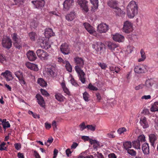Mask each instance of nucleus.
I'll use <instances>...</instances> for the list:
<instances>
[{
    "instance_id": "obj_1",
    "label": "nucleus",
    "mask_w": 158,
    "mask_h": 158,
    "mask_svg": "<svg viewBox=\"0 0 158 158\" xmlns=\"http://www.w3.org/2000/svg\"><path fill=\"white\" fill-rule=\"evenodd\" d=\"M74 60L76 65L75 66V70L78 74L79 80L83 84L85 81V74L82 69L84 65V60L81 57H76L74 58Z\"/></svg>"
},
{
    "instance_id": "obj_2",
    "label": "nucleus",
    "mask_w": 158,
    "mask_h": 158,
    "mask_svg": "<svg viewBox=\"0 0 158 158\" xmlns=\"http://www.w3.org/2000/svg\"><path fill=\"white\" fill-rule=\"evenodd\" d=\"M127 14L129 18H133L138 13L137 4L134 1H131L128 5L127 8Z\"/></svg>"
},
{
    "instance_id": "obj_3",
    "label": "nucleus",
    "mask_w": 158,
    "mask_h": 158,
    "mask_svg": "<svg viewBox=\"0 0 158 158\" xmlns=\"http://www.w3.org/2000/svg\"><path fill=\"white\" fill-rule=\"evenodd\" d=\"M133 24L131 22L126 21L124 23L123 31L126 33H130L133 31Z\"/></svg>"
},
{
    "instance_id": "obj_4",
    "label": "nucleus",
    "mask_w": 158,
    "mask_h": 158,
    "mask_svg": "<svg viewBox=\"0 0 158 158\" xmlns=\"http://www.w3.org/2000/svg\"><path fill=\"white\" fill-rule=\"evenodd\" d=\"M87 31L91 35L98 37L99 35L98 33L95 30L94 28L90 25L88 23H84L83 24Z\"/></svg>"
},
{
    "instance_id": "obj_5",
    "label": "nucleus",
    "mask_w": 158,
    "mask_h": 158,
    "mask_svg": "<svg viewBox=\"0 0 158 158\" xmlns=\"http://www.w3.org/2000/svg\"><path fill=\"white\" fill-rule=\"evenodd\" d=\"M2 44L3 47L9 49L12 46V42L10 38L7 37H4L2 39Z\"/></svg>"
},
{
    "instance_id": "obj_6",
    "label": "nucleus",
    "mask_w": 158,
    "mask_h": 158,
    "mask_svg": "<svg viewBox=\"0 0 158 158\" xmlns=\"http://www.w3.org/2000/svg\"><path fill=\"white\" fill-rule=\"evenodd\" d=\"M118 1L115 0H111L108 1V5L111 8L114 9L116 14L118 15Z\"/></svg>"
},
{
    "instance_id": "obj_7",
    "label": "nucleus",
    "mask_w": 158,
    "mask_h": 158,
    "mask_svg": "<svg viewBox=\"0 0 158 158\" xmlns=\"http://www.w3.org/2000/svg\"><path fill=\"white\" fill-rule=\"evenodd\" d=\"M37 56L40 59L42 60H46L48 59V53L41 49H38L36 51Z\"/></svg>"
},
{
    "instance_id": "obj_8",
    "label": "nucleus",
    "mask_w": 158,
    "mask_h": 158,
    "mask_svg": "<svg viewBox=\"0 0 158 158\" xmlns=\"http://www.w3.org/2000/svg\"><path fill=\"white\" fill-rule=\"evenodd\" d=\"M77 2L82 8V10H84L85 12L89 11L88 2L86 0H78Z\"/></svg>"
},
{
    "instance_id": "obj_9",
    "label": "nucleus",
    "mask_w": 158,
    "mask_h": 158,
    "mask_svg": "<svg viewBox=\"0 0 158 158\" xmlns=\"http://www.w3.org/2000/svg\"><path fill=\"white\" fill-rule=\"evenodd\" d=\"M109 27L106 23H102L99 24L97 27V31L101 33H105L108 30Z\"/></svg>"
},
{
    "instance_id": "obj_10",
    "label": "nucleus",
    "mask_w": 158,
    "mask_h": 158,
    "mask_svg": "<svg viewBox=\"0 0 158 158\" xmlns=\"http://www.w3.org/2000/svg\"><path fill=\"white\" fill-rule=\"evenodd\" d=\"M48 73L52 77H54L57 75V72L56 65H54L49 66L48 69Z\"/></svg>"
},
{
    "instance_id": "obj_11",
    "label": "nucleus",
    "mask_w": 158,
    "mask_h": 158,
    "mask_svg": "<svg viewBox=\"0 0 158 158\" xmlns=\"http://www.w3.org/2000/svg\"><path fill=\"white\" fill-rule=\"evenodd\" d=\"M60 49L61 52L64 55H68L70 53V49L67 44L64 43L61 44Z\"/></svg>"
},
{
    "instance_id": "obj_12",
    "label": "nucleus",
    "mask_w": 158,
    "mask_h": 158,
    "mask_svg": "<svg viewBox=\"0 0 158 158\" xmlns=\"http://www.w3.org/2000/svg\"><path fill=\"white\" fill-rule=\"evenodd\" d=\"M74 4V0H65L63 3L64 9L69 10Z\"/></svg>"
},
{
    "instance_id": "obj_13",
    "label": "nucleus",
    "mask_w": 158,
    "mask_h": 158,
    "mask_svg": "<svg viewBox=\"0 0 158 158\" xmlns=\"http://www.w3.org/2000/svg\"><path fill=\"white\" fill-rule=\"evenodd\" d=\"M40 44L42 48L47 49L51 47V44L48 41L46 40H43L42 39L40 40Z\"/></svg>"
},
{
    "instance_id": "obj_14",
    "label": "nucleus",
    "mask_w": 158,
    "mask_h": 158,
    "mask_svg": "<svg viewBox=\"0 0 158 158\" xmlns=\"http://www.w3.org/2000/svg\"><path fill=\"white\" fill-rule=\"evenodd\" d=\"M35 98H36L37 102L40 106L45 108V103L43 97L40 94H38L36 95Z\"/></svg>"
},
{
    "instance_id": "obj_15",
    "label": "nucleus",
    "mask_w": 158,
    "mask_h": 158,
    "mask_svg": "<svg viewBox=\"0 0 158 158\" xmlns=\"http://www.w3.org/2000/svg\"><path fill=\"white\" fill-rule=\"evenodd\" d=\"M31 3L33 4L35 7V8H39L44 6L45 4L44 0H37L36 1H33Z\"/></svg>"
},
{
    "instance_id": "obj_16",
    "label": "nucleus",
    "mask_w": 158,
    "mask_h": 158,
    "mask_svg": "<svg viewBox=\"0 0 158 158\" xmlns=\"http://www.w3.org/2000/svg\"><path fill=\"white\" fill-rule=\"evenodd\" d=\"M108 48L112 50H113L115 53H118V46L114 43L110 42H108L107 44Z\"/></svg>"
},
{
    "instance_id": "obj_17",
    "label": "nucleus",
    "mask_w": 158,
    "mask_h": 158,
    "mask_svg": "<svg viewBox=\"0 0 158 158\" xmlns=\"http://www.w3.org/2000/svg\"><path fill=\"white\" fill-rule=\"evenodd\" d=\"M27 55L28 59L30 61H33L37 58L35 53L33 51H29L27 52Z\"/></svg>"
},
{
    "instance_id": "obj_18",
    "label": "nucleus",
    "mask_w": 158,
    "mask_h": 158,
    "mask_svg": "<svg viewBox=\"0 0 158 158\" xmlns=\"http://www.w3.org/2000/svg\"><path fill=\"white\" fill-rule=\"evenodd\" d=\"M142 150L143 153L145 155H148L149 153V144L145 143H144L142 146Z\"/></svg>"
},
{
    "instance_id": "obj_19",
    "label": "nucleus",
    "mask_w": 158,
    "mask_h": 158,
    "mask_svg": "<svg viewBox=\"0 0 158 158\" xmlns=\"http://www.w3.org/2000/svg\"><path fill=\"white\" fill-rule=\"evenodd\" d=\"M140 123L144 128H146L148 127V124L146 118L142 117L140 118Z\"/></svg>"
},
{
    "instance_id": "obj_20",
    "label": "nucleus",
    "mask_w": 158,
    "mask_h": 158,
    "mask_svg": "<svg viewBox=\"0 0 158 158\" xmlns=\"http://www.w3.org/2000/svg\"><path fill=\"white\" fill-rule=\"evenodd\" d=\"M54 34L52 29L50 28H46L44 32V35L45 37L48 38L52 36H54Z\"/></svg>"
},
{
    "instance_id": "obj_21",
    "label": "nucleus",
    "mask_w": 158,
    "mask_h": 158,
    "mask_svg": "<svg viewBox=\"0 0 158 158\" xmlns=\"http://www.w3.org/2000/svg\"><path fill=\"white\" fill-rule=\"evenodd\" d=\"M149 139L151 145L155 147V142L157 141V137L154 134H151L149 135Z\"/></svg>"
},
{
    "instance_id": "obj_22",
    "label": "nucleus",
    "mask_w": 158,
    "mask_h": 158,
    "mask_svg": "<svg viewBox=\"0 0 158 158\" xmlns=\"http://www.w3.org/2000/svg\"><path fill=\"white\" fill-rule=\"evenodd\" d=\"M76 15L74 12H71L66 16V19L69 21L73 20L76 17Z\"/></svg>"
},
{
    "instance_id": "obj_23",
    "label": "nucleus",
    "mask_w": 158,
    "mask_h": 158,
    "mask_svg": "<svg viewBox=\"0 0 158 158\" xmlns=\"http://www.w3.org/2000/svg\"><path fill=\"white\" fill-rule=\"evenodd\" d=\"M26 66L29 69L31 70L37 71L38 70V68L36 65L31 63L30 62H28L26 64Z\"/></svg>"
},
{
    "instance_id": "obj_24",
    "label": "nucleus",
    "mask_w": 158,
    "mask_h": 158,
    "mask_svg": "<svg viewBox=\"0 0 158 158\" xmlns=\"http://www.w3.org/2000/svg\"><path fill=\"white\" fill-rule=\"evenodd\" d=\"M56 99L58 101L62 102L64 101L65 97L60 93H56L55 95Z\"/></svg>"
},
{
    "instance_id": "obj_25",
    "label": "nucleus",
    "mask_w": 158,
    "mask_h": 158,
    "mask_svg": "<svg viewBox=\"0 0 158 158\" xmlns=\"http://www.w3.org/2000/svg\"><path fill=\"white\" fill-rule=\"evenodd\" d=\"M89 142L91 145H93V147L94 149L97 148L98 147L100 146L99 142L95 140L90 139L89 140Z\"/></svg>"
},
{
    "instance_id": "obj_26",
    "label": "nucleus",
    "mask_w": 158,
    "mask_h": 158,
    "mask_svg": "<svg viewBox=\"0 0 158 158\" xmlns=\"http://www.w3.org/2000/svg\"><path fill=\"white\" fill-rule=\"evenodd\" d=\"M90 1L92 5V9L94 10L97 9L98 6V0H90Z\"/></svg>"
},
{
    "instance_id": "obj_27",
    "label": "nucleus",
    "mask_w": 158,
    "mask_h": 158,
    "mask_svg": "<svg viewBox=\"0 0 158 158\" xmlns=\"http://www.w3.org/2000/svg\"><path fill=\"white\" fill-rule=\"evenodd\" d=\"M134 70L135 73H142L145 72V70H144L141 67L138 66H136L135 67Z\"/></svg>"
},
{
    "instance_id": "obj_28",
    "label": "nucleus",
    "mask_w": 158,
    "mask_h": 158,
    "mask_svg": "<svg viewBox=\"0 0 158 158\" xmlns=\"http://www.w3.org/2000/svg\"><path fill=\"white\" fill-rule=\"evenodd\" d=\"M154 81L153 79L151 78L147 80L145 83V85L148 87H151L153 84Z\"/></svg>"
},
{
    "instance_id": "obj_29",
    "label": "nucleus",
    "mask_w": 158,
    "mask_h": 158,
    "mask_svg": "<svg viewBox=\"0 0 158 158\" xmlns=\"http://www.w3.org/2000/svg\"><path fill=\"white\" fill-rule=\"evenodd\" d=\"M12 40L13 42H16L21 41L20 38L17 34L15 33L11 35Z\"/></svg>"
},
{
    "instance_id": "obj_30",
    "label": "nucleus",
    "mask_w": 158,
    "mask_h": 158,
    "mask_svg": "<svg viewBox=\"0 0 158 158\" xmlns=\"http://www.w3.org/2000/svg\"><path fill=\"white\" fill-rule=\"evenodd\" d=\"M38 83L42 87H46L47 85V83L42 78H39L37 80Z\"/></svg>"
},
{
    "instance_id": "obj_31",
    "label": "nucleus",
    "mask_w": 158,
    "mask_h": 158,
    "mask_svg": "<svg viewBox=\"0 0 158 158\" xmlns=\"http://www.w3.org/2000/svg\"><path fill=\"white\" fill-rule=\"evenodd\" d=\"M151 111L152 112L158 111V102H155L153 105L151 106Z\"/></svg>"
},
{
    "instance_id": "obj_32",
    "label": "nucleus",
    "mask_w": 158,
    "mask_h": 158,
    "mask_svg": "<svg viewBox=\"0 0 158 158\" xmlns=\"http://www.w3.org/2000/svg\"><path fill=\"white\" fill-rule=\"evenodd\" d=\"M123 146L125 149L127 150L131 148L132 147V143L130 141H126L123 143Z\"/></svg>"
},
{
    "instance_id": "obj_33",
    "label": "nucleus",
    "mask_w": 158,
    "mask_h": 158,
    "mask_svg": "<svg viewBox=\"0 0 158 158\" xmlns=\"http://www.w3.org/2000/svg\"><path fill=\"white\" fill-rule=\"evenodd\" d=\"M125 15V9L124 6L119 8V16L121 17L122 18L124 17Z\"/></svg>"
},
{
    "instance_id": "obj_34",
    "label": "nucleus",
    "mask_w": 158,
    "mask_h": 158,
    "mask_svg": "<svg viewBox=\"0 0 158 158\" xmlns=\"http://www.w3.org/2000/svg\"><path fill=\"white\" fill-rule=\"evenodd\" d=\"M132 145L135 148L140 149V142L137 140L132 142Z\"/></svg>"
},
{
    "instance_id": "obj_35",
    "label": "nucleus",
    "mask_w": 158,
    "mask_h": 158,
    "mask_svg": "<svg viewBox=\"0 0 158 158\" xmlns=\"http://www.w3.org/2000/svg\"><path fill=\"white\" fill-rule=\"evenodd\" d=\"M61 85L64 92L68 95H70V93L68 89L66 87L64 83L62 82L61 84Z\"/></svg>"
},
{
    "instance_id": "obj_36",
    "label": "nucleus",
    "mask_w": 158,
    "mask_h": 158,
    "mask_svg": "<svg viewBox=\"0 0 158 158\" xmlns=\"http://www.w3.org/2000/svg\"><path fill=\"white\" fill-rule=\"evenodd\" d=\"M140 54L141 58L138 59V61L139 62L144 61L146 57L145 53L143 49H141L140 50Z\"/></svg>"
},
{
    "instance_id": "obj_37",
    "label": "nucleus",
    "mask_w": 158,
    "mask_h": 158,
    "mask_svg": "<svg viewBox=\"0 0 158 158\" xmlns=\"http://www.w3.org/2000/svg\"><path fill=\"white\" fill-rule=\"evenodd\" d=\"M13 45L14 47L18 49H20L22 48V44L21 41L13 42Z\"/></svg>"
},
{
    "instance_id": "obj_38",
    "label": "nucleus",
    "mask_w": 158,
    "mask_h": 158,
    "mask_svg": "<svg viewBox=\"0 0 158 158\" xmlns=\"http://www.w3.org/2000/svg\"><path fill=\"white\" fill-rule=\"evenodd\" d=\"M65 63L66 64L65 67L66 70L69 72H71L72 71V66L67 61H65Z\"/></svg>"
},
{
    "instance_id": "obj_39",
    "label": "nucleus",
    "mask_w": 158,
    "mask_h": 158,
    "mask_svg": "<svg viewBox=\"0 0 158 158\" xmlns=\"http://www.w3.org/2000/svg\"><path fill=\"white\" fill-rule=\"evenodd\" d=\"M14 74L15 76L18 78V79L21 78L22 77H23V75L22 72L20 71L15 72L14 73Z\"/></svg>"
},
{
    "instance_id": "obj_40",
    "label": "nucleus",
    "mask_w": 158,
    "mask_h": 158,
    "mask_svg": "<svg viewBox=\"0 0 158 158\" xmlns=\"http://www.w3.org/2000/svg\"><path fill=\"white\" fill-rule=\"evenodd\" d=\"M14 1V3H13V5H16L19 6L25 2V0H13Z\"/></svg>"
},
{
    "instance_id": "obj_41",
    "label": "nucleus",
    "mask_w": 158,
    "mask_h": 158,
    "mask_svg": "<svg viewBox=\"0 0 158 158\" xmlns=\"http://www.w3.org/2000/svg\"><path fill=\"white\" fill-rule=\"evenodd\" d=\"M127 152L132 156H135L136 154V152L133 149H128Z\"/></svg>"
},
{
    "instance_id": "obj_42",
    "label": "nucleus",
    "mask_w": 158,
    "mask_h": 158,
    "mask_svg": "<svg viewBox=\"0 0 158 158\" xmlns=\"http://www.w3.org/2000/svg\"><path fill=\"white\" fill-rule=\"evenodd\" d=\"M89 94L86 92H85L83 93V99L86 102H88L89 101Z\"/></svg>"
},
{
    "instance_id": "obj_43",
    "label": "nucleus",
    "mask_w": 158,
    "mask_h": 158,
    "mask_svg": "<svg viewBox=\"0 0 158 158\" xmlns=\"http://www.w3.org/2000/svg\"><path fill=\"white\" fill-rule=\"evenodd\" d=\"M29 35L30 39L34 41L35 40V33L31 32L29 33Z\"/></svg>"
},
{
    "instance_id": "obj_44",
    "label": "nucleus",
    "mask_w": 158,
    "mask_h": 158,
    "mask_svg": "<svg viewBox=\"0 0 158 158\" xmlns=\"http://www.w3.org/2000/svg\"><path fill=\"white\" fill-rule=\"evenodd\" d=\"M127 131V129L125 127L119 128V136L121 135H124V133Z\"/></svg>"
},
{
    "instance_id": "obj_45",
    "label": "nucleus",
    "mask_w": 158,
    "mask_h": 158,
    "mask_svg": "<svg viewBox=\"0 0 158 158\" xmlns=\"http://www.w3.org/2000/svg\"><path fill=\"white\" fill-rule=\"evenodd\" d=\"M137 140L140 142H144L146 141L145 137L144 135H139L138 137Z\"/></svg>"
},
{
    "instance_id": "obj_46",
    "label": "nucleus",
    "mask_w": 158,
    "mask_h": 158,
    "mask_svg": "<svg viewBox=\"0 0 158 158\" xmlns=\"http://www.w3.org/2000/svg\"><path fill=\"white\" fill-rule=\"evenodd\" d=\"M6 62V59L4 56L0 54V63L4 64Z\"/></svg>"
},
{
    "instance_id": "obj_47",
    "label": "nucleus",
    "mask_w": 158,
    "mask_h": 158,
    "mask_svg": "<svg viewBox=\"0 0 158 158\" xmlns=\"http://www.w3.org/2000/svg\"><path fill=\"white\" fill-rule=\"evenodd\" d=\"M6 143L4 142H2L0 144V150L2 151L3 150H7V148L5 146Z\"/></svg>"
},
{
    "instance_id": "obj_48",
    "label": "nucleus",
    "mask_w": 158,
    "mask_h": 158,
    "mask_svg": "<svg viewBox=\"0 0 158 158\" xmlns=\"http://www.w3.org/2000/svg\"><path fill=\"white\" fill-rule=\"evenodd\" d=\"M53 140V138L51 137L49 138L47 141V142H45L44 143L45 145L48 146H49L50 144L52 142Z\"/></svg>"
},
{
    "instance_id": "obj_49",
    "label": "nucleus",
    "mask_w": 158,
    "mask_h": 158,
    "mask_svg": "<svg viewBox=\"0 0 158 158\" xmlns=\"http://www.w3.org/2000/svg\"><path fill=\"white\" fill-rule=\"evenodd\" d=\"M134 47L131 46L130 45L127 46L126 51L128 52V53H131L133 51Z\"/></svg>"
},
{
    "instance_id": "obj_50",
    "label": "nucleus",
    "mask_w": 158,
    "mask_h": 158,
    "mask_svg": "<svg viewBox=\"0 0 158 158\" xmlns=\"http://www.w3.org/2000/svg\"><path fill=\"white\" fill-rule=\"evenodd\" d=\"M95 126H94L92 125H88L86 126L88 130H90L91 131H94L95 130Z\"/></svg>"
},
{
    "instance_id": "obj_51",
    "label": "nucleus",
    "mask_w": 158,
    "mask_h": 158,
    "mask_svg": "<svg viewBox=\"0 0 158 158\" xmlns=\"http://www.w3.org/2000/svg\"><path fill=\"white\" fill-rule=\"evenodd\" d=\"M88 88L89 89L92 90L97 91L98 90L97 87L92 85L91 83L89 85Z\"/></svg>"
},
{
    "instance_id": "obj_52",
    "label": "nucleus",
    "mask_w": 158,
    "mask_h": 158,
    "mask_svg": "<svg viewBox=\"0 0 158 158\" xmlns=\"http://www.w3.org/2000/svg\"><path fill=\"white\" fill-rule=\"evenodd\" d=\"M80 129L81 131H83L84 130L87 128L86 126L85 125V123L84 122L81 123L79 125Z\"/></svg>"
},
{
    "instance_id": "obj_53",
    "label": "nucleus",
    "mask_w": 158,
    "mask_h": 158,
    "mask_svg": "<svg viewBox=\"0 0 158 158\" xmlns=\"http://www.w3.org/2000/svg\"><path fill=\"white\" fill-rule=\"evenodd\" d=\"M71 82L72 85L75 87H77L79 86V85L77 82L76 80L73 78L71 79Z\"/></svg>"
},
{
    "instance_id": "obj_54",
    "label": "nucleus",
    "mask_w": 158,
    "mask_h": 158,
    "mask_svg": "<svg viewBox=\"0 0 158 158\" xmlns=\"http://www.w3.org/2000/svg\"><path fill=\"white\" fill-rule=\"evenodd\" d=\"M3 128L4 129H6V128H9L10 127V125L8 121H7L6 122H5V123H3L2 124Z\"/></svg>"
},
{
    "instance_id": "obj_55",
    "label": "nucleus",
    "mask_w": 158,
    "mask_h": 158,
    "mask_svg": "<svg viewBox=\"0 0 158 158\" xmlns=\"http://www.w3.org/2000/svg\"><path fill=\"white\" fill-rule=\"evenodd\" d=\"M113 40L116 42H118V33H117L115 35H113Z\"/></svg>"
},
{
    "instance_id": "obj_56",
    "label": "nucleus",
    "mask_w": 158,
    "mask_h": 158,
    "mask_svg": "<svg viewBox=\"0 0 158 158\" xmlns=\"http://www.w3.org/2000/svg\"><path fill=\"white\" fill-rule=\"evenodd\" d=\"M40 92L41 94L44 95H45L46 96H48L49 95V94L44 89H41Z\"/></svg>"
},
{
    "instance_id": "obj_57",
    "label": "nucleus",
    "mask_w": 158,
    "mask_h": 158,
    "mask_svg": "<svg viewBox=\"0 0 158 158\" xmlns=\"http://www.w3.org/2000/svg\"><path fill=\"white\" fill-rule=\"evenodd\" d=\"M6 79L7 81H10L11 80L13 79V77H12V75L11 74V73L10 72L9 74H8L7 76L6 77Z\"/></svg>"
},
{
    "instance_id": "obj_58",
    "label": "nucleus",
    "mask_w": 158,
    "mask_h": 158,
    "mask_svg": "<svg viewBox=\"0 0 158 158\" xmlns=\"http://www.w3.org/2000/svg\"><path fill=\"white\" fill-rule=\"evenodd\" d=\"M98 64L99 66H100L101 68L103 69H105L107 67L106 64H105V63L102 64L101 63H99Z\"/></svg>"
},
{
    "instance_id": "obj_59",
    "label": "nucleus",
    "mask_w": 158,
    "mask_h": 158,
    "mask_svg": "<svg viewBox=\"0 0 158 158\" xmlns=\"http://www.w3.org/2000/svg\"><path fill=\"white\" fill-rule=\"evenodd\" d=\"M20 83L21 84L22 86H23V85H25L26 84V82L24 79V77H22L21 78L19 79Z\"/></svg>"
},
{
    "instance_id": "obj_60",
    "label": "nucleus",
    "mask_w": 158,
    "mask_h": 158,
    "mask_svg": "<svg viewBox=\"0 0 158 158\" xmlns=\"http://www.w3.org/2000/svg\"><path fill=\"white\" fill-rule=\"evenodd\" d=\"M14 146L15 149L18 150L20 149L21 148V145L20 143H15Z\"/></svg>"
},
{
    "instance_id": "obj_61",
    "label": "nucleus",
    "mask_w": 158,
    "mask_h": 158,
    "mask_svg": "<svg viewBox=\"0 0 158 158\" xmlns=\"http://www.w3.org/2000/svg\"><path fill=\"white\" fill-rule=\"evenodd\" d=\"M144 85L143 84H140L138 86L135 87V89L136 90H138L139 89H141L143 88Z\"/></svg>"
},
{
    "instance_id": "obj_62",
    "label": "nucleus",
    "mask_w": 158,
    "mask_h": 158,
    "mask_svg": "<svg viewBox=\"0 0 158 158\" xmlns=\"http://www.w3.org/2000/svg\"><path fill=\"white\" fill-rule=\"evenodd\" d=\"M34 155L35 158H41V156L39 153L35 150L34 151Z\"/></svg>"
},
{
    "instance_id": "obj_63",
    "label": "nucleus",
    "mask_w": 158,
    "mask_h": 158,
    "mask_svg": "<svg viewBox=\"0 0 158 158\" xmlns=\"http://www.w3.org/2000/svg\"><path fill=\"white\" fill-rule=\"evenodd\" d=\"M125 40L124 37L119 34V42H123Z\"/></svg>"
},
{
    "instance_id": "obj_64",
    "label": "nucleus",
    "mask_w": 158,
    "mask_h": 158,
    "mask_svg": "<svg viewBox=\"0 0 158 158\" xmlns=\"http://www.w3.org/2000/svg\"><path fill=\"white\" fill-rule=\"evenodd\" d=\"M10 73V72L8 70H6L4 72L2 73L1 75L5 77H6L7 75Z\"/></svg>"
}]
</instances>
